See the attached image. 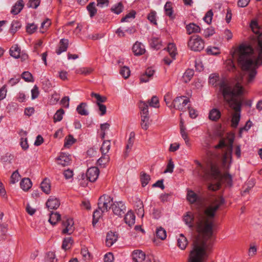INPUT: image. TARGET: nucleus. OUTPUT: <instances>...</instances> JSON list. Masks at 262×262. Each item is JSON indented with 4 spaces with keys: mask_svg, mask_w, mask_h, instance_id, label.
Instances as JSON below:
<instances>
[{
    "mask_svg": "<svg viewBox=\"0 0 262 262\" xmlns=\"http://www.w3.org/2000/svg\"><path fill=\"white\" fill-rule=\"evenodd\" d=\"M194 72L191 70H187L184 73L183 78L185 79L186 82L189 81L193 76Z\"/></svg>",
    "mask_w": 262,
    "mask_h": 262,
    "instance_id": "obj_58",
    "label": "nucleus"
},
{
    "mask_svg": "<svg viewBox=\"0 0 262 262\" xmlns=\"http://www.w3.org/2000/svg\"><path fill=\"white\" fill-rule=\"evenodd\" d=\"M167 51L172 59H174L176 55V47L174 43H170L167 47Z\"/></svg>",
    "mask_w": 262,
    "mask_h": 262,
    "instance_id": "obj_37",
    "label": "nucleus"
},
{
    "mask_svg": "<svg viewBox=\"0 0 262 262\" xmlns=\"http://www.w3.org/2000/svg\"><path fill=\"white\" fill-rule=\"evenodd\" d=\"M126 211V206L122 201H118L116 204V215L119 216H123Z\"/></svg>",
    "mask_w": 262,
    "mask_h": 262,
    "instance_id": "obj_17",
    "label": "nucleus"
},
{
    "mask_svg": "<svg viewBox=\"0 0 262 262\" xmlns=\"http://www.w3.org/2000/svg\"><path fill=\"white\" fill-rule=\"evenodd\" d=\"M189 102V99L185 96L177 97L169 107H173L180 111H185L186 108V105Z\"/></svg>",
    "mask_w": 262,
    "mask_h": 262,
    "instance_id": "obj_7",
    "label": "nucleus"
},
{
    "mask_svg": "<svg viewBox=\"0 0 262 262\" xmlns=\"http://www.w3.org/2000/svg\"><path fill=\"white\" fill-rule=\"evenodd\" d=\"M51 24V20L47 18L41 23L40 29H42V30H40V32L42 33H44L45 31L48 28V27H49Z\"/></svg>",
    "mask_w": 262,
    "mask_h": 262,
    "instance_id": "obj_49",
    "label": "nucleus"
},
{
    "mask_svg": "<svg viewBox=\"0 0 262 262\" xmlns=\"http://www.w3.org/2000/svg\"><path fill=\"white\" fill-rule=\"evenodd\" d=\"M61 219V216L58 212H51L49 219V222L52 225H55Z\"/></svg>",
    "mask_w": 262,
    "mask_h": 262,
    "instance_id": "obj_31",
    "label": "nucleus"
},
{
    "mask_svg": "<svg viewBox=\"0 0 262 262\" xmlns=\"http://www.w3.org/2000/svg\"><path fill=\"white\" fill-rule=\"evenodd\" d=\"M114 199L108 195L104 194L101 196L98 202V206L99 209L102 212L107 211L112 208L113 212L114 213L113 206L115 204Z\"/></svg>",
    "mask_w": 262,
    "mask_h": 262,
    "instance_id": "obj_4",
    "label": "nucleus"
},
{
    "mask_svg": "<svg viewBox=\"0 0 262 262\" xmlns=\"http://www.w3.org/2000/svg\"><path fill=\"white\" fill-rule=\"evenodd\" d=\"M148 19L153 24L157 25L156 13L152 11L148 15Z\"/></svg>",
    "mask_w": 262,
    "mask_h": 262,
    "instance_id": "obj_62",
    "label": "nucleus"
},
{
    "mask_svg": "<svg viewBox=\"0 0 262 262\" xmlns=\"http://www.w3.org/2000/svg\"><path fill=\"white\" fill-rule=\"evenodd\" d=\"M21 77L26 82H33V77L32 75L29 72H24L21 74Z\"/></svg>",
    "mask_w": 262,
    "mask_h": 262,
    "instance_id": "obj_50",
    "label": "nucleus"
},
{
    "mask_svg": "<svg viewBox=\"0 0 262 262\" xmlns=\"http://www.w3.org/2000/svg\"><path fill=\"white\" fill-rule=\"evenodd\" d=\"M135 211L138 216H140L141 217H143L144 216V210L143 204L142 202L140 200H139L137 202V204L136 205Z\"/></svg>",
    "mask_w": 262,
    "mask_h": 262,
    "instance_id": "obj_30",
    "label": "nucleus"
},
{
    "mask_svg": "<svg viewBox=\"0 0 262 262\" xmlns=\"http://www.w3.org/2000/svg\"><path fill=\"white\" fill-rule=\"evenodd\" d=\"M221 112L217 108L212 109L209 114V118L212 121H216L221 117Z\"/></svg>",
    "mask_w": 262,
    "mask_h": 262,
    "instance_id": "obj_25",
    "label": "nucleus"
},
{
    "mask_svg": "<svg viewBox=\"0 0 262 262\" xmlns=\"http://www.w3.org/2000/svg\"><path fill=\"white\" fill-rule=\"evenodd\" d=\"M57 163L63 166H68L70 164L71 159L70 156L65 154H61L59 157L57 159Z\"/></svg>",
    "mask_w": 262,
    "mask_h": 262,
    "instance_id": "obj_18",
    "label": "nucleus"
},
{
    "mask_svg": "<svg viewBox=\"0 0 262 262\" xmlns=\"http://www.w3.org/2000/svg\"><path fill=\"white\" fill-rule=\"evenodd\" d=\"M93 72V69L91 68H80L77 69L76 73L78 74H82L84 75H88L90 74Z\"/></svg>",
    "mask_w": 262,
    "mask_h": 262,
    "instance_id": "obj_42",
    "label": "nucleus"
},
{
    "mask_svg": "<svg viewBox=\"0 0 262 262\" xmlns=\"http://www.w3.org/2000/svg\"><path fill=\"white\" fill-rule=\"evenodd\" d=\"M91 17L94 16L97 13V10L95 7V2L90 3L86 7Z\"/></svg>",
    "mask_w": 262,
    "mask_h": 262,
    "instance_id": "obj_35",
    "label": "nucleus"
},
{
    "mask_svg": "<svg viewBox=\"0 0 262 262\" xmlns=\"http://www.w3.org/2000/svg\"><path fill=\"white\" fill-rule=\"evenodd\" d=\"M252 32L257 35L258 54L253 59V49L250 46L241 45L238 50L237 63L242 70L247 72V83L252 82L257 74L256 69L262 64V32L257 21L253 19L250 24Z\"/></svg>",
    "mask_w": 262,
    "mask_h": 262,
    "instance_id": "obj_2",
    "label": "nucleus"
},
{
    "mask_svg": "<svg viewBox=\"0 0 262 262\" xmlns=\"http://www.w3.org/2000/svg\"><path fill=\"white\" fill-rule=\"evenodd\" d=\"M99 174V169L96 167H92L87 170L85 176L89 179V181L94 182L97 179Z\"/></svg>",
    "mask_w": 262,
    "mask_h": 262,
    "instance_id": "obj_9",
    "label": "nucleus"
},
{
    "mask_svg": "<svg viewBox=\"0 0 262 262\" xmlns=\"http://www.w3.org/2000/svg\"><path fill=\"white\" fill-rule=\"evenodd\" d=\"M149 105L151 107L158 108L159 107V101L157 96H152L151 99L148 101Z\"/></svg>",
    "mask_w": 262,
    "mask_h": 262,
    "instance_id": "obj_46",
    "label": "nucleus"
},
{
    "mask_svg": "<svg viewBox=\"0 0 262 262\" xmlns=\"http://www.w3.org/2000/svg\"><path fill=\"white\" fill-rule=\"evenodd\" d=\"M124 220L125 223L129 227H132L135 224V215L134 212L130 210L127 212L125 215H124Z\"/></svg>",
    "mask_w": 262,
    "mask_h": 262,
    "instance_id": "obj_15",
    "label": "nucleus"
},
{
    "mask_svg": "<svg viewBox=\"0 0 262 262\" xmlns=\"http://www.w3.org/2000/svg\"><path fill=\"white\" fill-rule=\"evenodd\" d=\"M60 205L59 199L53 196H50L46 202V206L49 209H56Z\"/></svg>",
    "mask_w": 262,
    "mask_h": 262,
    "instance_id": "obj_10",
    "label": "nucleus"
},
{
    "mask_svg": "<svg viewBox=\"0 0 262 262\" xmlns=\"http://www.w3.org/2000/svg\"><path fill=\"white\" fill-rule=\"evenodd\" d=\"M133 52L136 56L142 55L145 52L144 46L140 42L136 41L132 48Z\"/></svg>",
    "mask_w": 262,
    "mask_h": 262,
    "instance_id": "obj_11",
    "label": "nucleus"
},
{
    "mask_svg": "<svg viewBox=\"0 0 262 262\" xmlns=\"http://www.w3.org/2000/svg\"><path fill=\"white\" fill-rule=\"evenodd\" d=\"M206 52H207V54L209 55H218L220 53L219 48L217 47H208L206 49Z\"/></svg>",
    "mask_w": 262,
    "mask_h": 262,
    "instance_id": "obj_48",
    "label": "nucleus"
},
{
    "mask_svg": "<svg viewBox=\"0 0 262 262\" xmlns=\"http://www.w3.org/2000/svg\"><path fill=\"white\" fill-rule=\"evenodd\" d=\"M24 7V3L23 0L18 1L13 6L11 12L14 15L18 14Z\"/></svg>",
    "mask_w": 262,
    "mask_h": 262,
    "instance_id": "obj_19",
    "label": "nucleus"
},
{
    "mask_svg": "<svg viewBox=\"0 0 262 262\" xmlns=\"http://www.w3.org/2000/svg\"><path fill=\"white\" fill-rule=\"evenodd\" d=\"M198 198L197 194L194 193L193 191L189 190H188L187 194V200L191 204H193L195 202Z\"/></svg>",
    "mask_w": 262,
    "mask_h": 262,
    "instance_id": "obj_34",
    "label": "nucleus"
},
{
    "mask_svg": "<svg viewBox=\"0 0 262 262\" xmlns=\"http://www.w3.org/2000/svg\"><path fill=\"white\" fill-rule=\"evenodd\" d=\"M135 134L134 132H131L129 135V138L127 140V143L125 147V150L123 152V157L126 158L128 156V153L130 151L134 144Z\"/></svg>",
    "mask_w": 262,
    "mask_h": 262,
    "instance_id": "obj_12",
    "label": "nucleus"
},
{
    "mask_svg": "<svg viewBox=\"0 0 262 262\" xmlns=\"http://www.w3.org/2000/svg\"><path fill=\"white\" fill-rule=\"evenodd\" d=\"M108 160L109 157L108 155H106V154L102 155V156L97 160V164L101 166H104V165L108 162Z\"/></svg>",
    "mask_w": 262,
    "mask_h": 262,
    "instance_id": "obj_45",
    "label": "nucleus"
},
{
    "mask_svg": "<svg viewBox=\"0 0 262 262\" xmlns=\"http://www.w3.org/2000/svg\"><path fill=\"white\" fill-rule=\"evenodd\" d=\"M174 168V164L172 161V160L170 159L169 160L168 163L166 166V169L164 170V173L170 172L172 173L173 172V170Z\"/></svg>",
    "mask_w": 262,
    "mask_h": 262,
    "instance_id": "obj_63",
    "label": "nucleus"
},
{
    "mask_svg": "<svg viewBox=\"0 0 262 262\" xmlns=\"http://www.w3.org/2000/svg\"><path fill=\"white\" fill-rule=\"evenodd\" d=\"M187 245L188 241L186 237L183 234H181L177 239V246L181 250H184Z\"/></svg>",
    "mask_w": 262,
    "mask_h": 262,
    "instance_id": "obj_20",
    "label": "nucleus"
},
{
    "mask_svg": "<svg viewBox=\"0 0 262 262\" xmlns=\"http://www.w3.org/2000/svg\"><path fill=\"white\" fill-rule=\"evenodd\" d=\"M103 212H102L100 209L95 210L93 214V221L92 225L94 227H95L96 224L98 222L99 219L102 215Z\"/></svg>",
    "mask_w": 262,
    "mask_h": 262,
    "instance_id": "obj_32",
    "label": "nucleus"
},
{
    "mask_svg": "<svg viewBox=\"0 0 262 262\" xmlns=\"http://www.w3.org/2000/svg\"><path fill=\"white\" fill-rule=\"evenodd\" d=\"M87 106V104L85 102L80 103L76 108L77 113L82 116H88L89 112L86 110L85 108Z\"/></svg>",
    "mask_w": 262,
    "mask_h": 262,
    "instance_id": "obj_28",
    "label": "nucleus"
},
{
    "mask_svg": "<svg viewBox=\"0 0 262 262\" xmlns=\"http://www.w3.org/2000/svg\"><path fill=\"white\" fill-rule=\"evenodd\" d=\"M187 32L188 34L199 33L201 31L200 27L193 23H190L186 27Z\"/></svg>",
    "mask_w": 262,
    "mask_h": 262,
    "instance_id": "obj_22",
    "label": "nucleus"
},
{
    "mask_svg": "<svg viewBox=\"0 0 262 262\" xmlns=\"http://www.w3.org/2000/svg\"><path fill=\"white\" fill-rule=\"evenodd\" d=\"M114 257L113 253L108 252L104 256V262H114Z\"/></svg>",
    "mask_w": 262,
    "mask_h": 262,
    "instance_id": "obj_64",
    "label": "nucleus"
},
{
    "mask_svg": "<svg viewBox=\"0 0 262 262\" xmlns=\"http://www.w3.org/2000/svg\"><path fill=\"white\" fill-rule=\"evenodd\" d=\"M232 141H231L227 147V151L225 152L223 156V162L224 164H225L227 162L228 159H230V161L232 159V151L233 148Z\"/></svg>",
    "mask_w": 262,
    "mask_h": 262,
    "instance_id": "obj_23",
    "label": "nucleus"
},
{
    "mask_svg": "<svg viewBox=\"0 0 262 262\" xmlns=\"http://www.w3.org/2000/svg\"><path fill=\"white\" fill-rule=\"evenodd\" d=\"M136 14V12L135 10H132L129 13L127 14L124 17L121 18V21H128L129 19L134 18Z\"/></svg>",
    "mask_w": 262,
    "mask_h": 262,
    "instance_id": "obj_53",
    "label": "nucleus"
},
{
    "mask_svg": "<svg viewBox=\"0 0 262 262\" xmlns=\"http://www.w3.org/2000/svg\"><path fill=\"white\" fill-rule=\"evenodd\" d=\"M21 188L24 191H28L32 186V183L29 178H24L21 180L20 183Z\"/></svg>",
    "mask_w": 262,
    "mask_h": 262,
    "instance_id": "obj_21",
    "label": "nucleus"
},
{
    "mask_svg": "<svg viewBox=\"0 0 262 262\" xmlns=\"http://www.w3.org/2000/svg\"><path fill=\"white\" fill-rule=\"evenodd\" d=\"M213 13L212 10H209L206 13L205 16L203 18L204 20L208 24H210L211 23L212 16Z\"/></svg>",
    "mask_w": 262,
    "mask_h": 262,
    "instance_id": "obj_51",
    "label": "nucleus"
},
{
    "mask_svg": "<svg viewBox=\"0 0 262 262\" xmlns=\"http://www.w3.org/2000/svg\"><path fill=\"white\" fill-rule=\"evenodd\" d=\"M21 27V24L18 20H13L11 25L10 31L12 33H15Z\"/></svg>",
    "mask_w": 262,
    "mask_h": 262,
    "instance_id": "obj_43",
    "label": "nucleus"
},
{
    "mask_svg": "<svg viewBox=\"0 0 262 262\" xmlns=\"http://www.w3.org/2000/svg\"><path fill=\"white\" fill-rule=\"evenodd\" d=\"M150 180V177L149 174H147L144 172H141L140 181L142 187H145L146 185H147Z\"/></svg>",
    "mask_w": 262,
    "mask_h": 262,
    "instance_id": "obj_33",
    "label": "nucleus"
},
{
    "mask_svg": "<svg viewBox=\"0 0 262 262\" xmlns=\"http://www.w3.org/2000/svg\"><path fill=\"white\" fill-rule=\"evenodd\" d=\"M10 55L15 58H18L20 55V48L17 45H14L10 49Z\"/></svg>",
    "mask_w": 262,
    "mask_h": 262,
    "instance_id": "obj_26",
    "label": "nucleus"
},
{
    "mask_svg": "<svg viewBox=\"0 0 262 262\" xmlns=\"http://www.w3.org/2000/svg\"><path fill=\"white\" fill-rule=\"evenodd\" d=\"M114 237L115 232H113L111 231L107 233L105 239V243L106 246L111 247L114 244L115 242V239H114Z\"/></svg>",
    "mask_w": 262,
    "mask_h": 262,
    "instance_id": "obj_29",
    "label": "nucleus"
},
{
    "mask_svg": "<svg viewBox=\"0 0 262 262\" xmlns=\"http://www.w3.org/2000/svg\"><path fill=\"white\" fill-rule=\"evenodd\" d=\"M208 202V207L196 214L195 217L191 212H187L183 217V221L188 227L191 230L195 229L203 237L202 240L196 237L193 241L188 262H204L206 250L210 245L207 244V241L213 235L215 212L225 203V200L222 196H212Z\"/></svg>",
    "mask_w": 262,
    "mask_h": 262,
    "instance_id": "obj_1",
    "label": "nucleus"
},
{
    "mask_svg": "<svg viewBox=\"0 0 262 262\" xmlns=\"http://www.w3.org/2000/svg\"><path fill=\"white\" fill-rule=\"evenodd\" d=\"M19 177H20V175L18 173V172L17 170H16L15 171L13 172L12 173V174H11V176L10 178L11 183L15 184L16 182L18 181Z\"/></svg>",
    "mask_w": 262,
    "mask_h": 262,
    "instance_id": "obj_59",
    "label": "nucleus"
},
{
    "mask_svg": "<svg viewBox=\"0 0 262 262\" xmlns=\"http://www.w3.org/2000/svg\"><path fill=\"white\" fill-rule=\"evenodd\" d=\"M109 127H110V124L107 123H105L101 124L100 129H101V133L100 134V136H101V137L102 139H103L104 138L105 135V131L106 129H108L109 128Z\"/></svg>",
    "mask_w": 262,
    "mask_h": 262,
    "instance_id": "obj_60",
    "label": "nucleus"
},
{
    "mask_svg": "<svg viewBox=\"0 0 262 262\" xmlns=\"http://www.w3.org/2000/svg\"><path fill=\"white\" fill-rule=\"evenodd\" d=\"M62 225L65 228L62 230V233L63 234H71L74 231V221L72 219L68 217L67 216H63L62 219Z\"/></svg>",
    "mask_w": 262,
    "mask_h": 262,
    "instance_id": "obj_8",
    "label": "nucleus"
},
{
    "mask_svg": "<svg viewBox=\"0 0 262 262\" xmlns=\"http://www.w3.org/2000/svg\"><path fill=\"white\" fill-rule=\"evenodd\" d=\"M40 188L42 191L46 194H49L51 191L50 181L47 178L45 179L40 184Z\"/></svg>",
    "mask_w": 262,
    "mask_h": 262,
    "instance_id": "obj_24",
    "label": "nucleus"
},
{
    "mask_svg": "<svg viewBox=\"0 0 262 262\" xmlns=\"http://www.w3.org/2000/svg\"><path fill=\"white\" fill-rule=\"evenodd\" d=\"M188 47L192 51L200 52L204 48V41L199 35H192L189 39Z\"/></svg>",
    "mask_w": 262,
    "mask_h": 262,
    "instance_id": "obj_6",
    "label": "nucleus"
},
{
    "mask_svg": "<svg viewBox=\"0 0 262 262\" xmlns=\"http://www.w3.org/2000/svg\"><path fill=\"white\" fill-rule=\"evenodd\" d=\"M133 259L136 262H142L145 259V254L141 250H134L132 254Z\"/></svg>",
    "mask_w": 262,
    "mask_h": 262,
    "instance_id": "obj_16",
    "label": "nucleus"
},
{
    "mask_svg": "<svg viewBox=\"0 0 262 262\" xmlns=\"http://www.w3.org/2000/svg\"><path fill=\"white\" fill-rule=\"evenodd\" d=\"M150 45L152 48L157 49H159L161 46V45L159 43L158 38L156 37H153L151 38Z\"/></svg>",
    "mask_w": 262,
    "mask_h": 262,
    "instance_id": "obj_61",
    "label": "nucleus"
},
{
    "mask_svg": "<svg viewBox=\"0 0 262 262\" xmlns=\"http://www.w3.org/2000/svg\"><path fill=\"white\" fill-rule=\"evenodd\" d=\"M139 107L141 111V126L142 129L147 130L149 126L148 105L147 103L140 101Z\"/></svg>",
    "mask_w": 262,
    "mask_h": 262,
    "instance_id": "obj_5",
    "label": "nucleus"
},
{
    "mask_svg": "<svg viewBox=\"0 0 262 262\" xmlns=\"http://www.w3.org/2000/svg\"><path fill=\"white\" fill-rule=\"evenodd\" d=\"M91 96L92 97H94L95 98H96L97 100V105H98V104H101V103L103 102H105L107 99L106 97L102 96L99 94L95 93L94 92L91 93Z\"/></svg>",
    "mask_w": 262,
    "mask_h": 262,
    "instance_id": "obj_36",
    "label": "nucleus"
},
{
    "mask_svg": "<svg viewBox=\"0 0 262 262\" xmlns=\"http://www.w3.org/2000/svg\"><path fill=\"white\" fill-rule=\"evenodd\" d=\"M210 173L212 178L214 179L220 181L222 178V174L217 165L211 164L210 165Z\"/></svg>",
    "mask_w": 262,
    "mask_h": 262,
    "instance_id": "obj_14",
    "label": "nucleus"
},
{
    "mask_svg": "<svg viewBox=\"0 0 262 262\" xmlns=\"http://www.w3.org/2000/svg\"><path fill=\"white\" fill-rule=\"evenodd\" d=\"M119 73L123 78L127 79L130 76V71L128 67L123 66L120 68Z\"/></svg>",
    "mask_w": 262,
    "mask_h": 262,
    "instance_id": "obj_38",
    "label": "nucleus"
},
{
    "mask_svg": "<svg viewBox=\"0 0 262 262\" xmlns=\"http://www.w3.org/2000/svg\"><path fill=\"white\" fill-rule=\"evenodd\" d=\"M219 80V76L218 74H212L210 75L209 82L212 85H216L217 82Z\"/></svg>",
    "mask_w": 262,
    "mask_h": 262,
    "instance_id": "obj_57",
    "label": "nucleus"
},
{
    "mask_svg": "<svg viewBox=\"0 0 262 262\" xmlns=\"http://www.w3.org/2000/svg\"><path fill=\"white\" fill-rule=\"evenodd\" d=\"M224 100L235 112L231 118V126L236 128L241 119L242 100L241 96L243 93V88L239 82L232 86L228 82L222 81L219 84Z\"/></svg>",
    "mask_w": 262,
    "mask_h": 262,
    "instance_id": "obj_3",
    "label": "nucleus"
},
{
    "mask_svg": "<svg viewBox=\"0 0 262 262\" xmlns=\"http://www.w3.org/2000/svg\"><path fill=\"white\" fill-rule=\"evenodd\" d=\"M156 236L159 239L164 240L166 238L167 235L165 230L162 227H159L157 229Z\"/></svg>",
    "mask_w": 262,
    "mask_h": 262,
    "instance_id": "obj_40",
    "label": "nucleus"
},
{
    "mask_svg": "<svg viewBox=\"0 0 262 262\" xmlns=\"http://www.w3.org/2000/svg\"><path fill=\"white\" fill-rule=\"evenodd\" d=\"M195 172L199 177L203 178H205L206 175L207 174V172L206 171V170L203 166V165L201 166V168H200L199 167L196 166L195 169Z\"/></svg>",
    "mask_w": 262,
    "mask_h": 262,
    "instance_id": "obj_52",
    "label": "nucleus"
},
{
    "mask_svg": "<svg viewBox=\"0 0 262 262\" xmlns=\"http://www.w3.org/2000/svg\"><path fill=\"white\" fill-rule=\"evenodd\" d=\"M69 46V40L68 39L62 38L59 41L57 48L56 50V53L57 55H60L62 52H66Z\"/></svg>",
    "mask_w": 262,
    "mask_h": 262,
    "instance_id": "obj_13",
    "label": "nucleus"
},
{
    "mask_svg": "<svg viewBox=\"0 0 262 262\" xmlns=\"http://www.w3.org/2000/svg\"><path fill=\"white\" fill-rule=\"evenodd\" d=\"M111 143L109 140L103 141L101 147V151L102 155H105L110 148Z\"/></svg>",
    "mask_w": 262,
    "mask_h": 262,
    "instance_id": "obj_44",
    "label": "nucleus"
},
{
    "mask_svg": "<svg viewBox=\"0 0 262 262\" xmlns=\"http://www.w3.org/2000/svg\"><path fill=\"white\" fill-rule=\"evenodd\" d=\"M46 261L48 262H57L55 254L53 252H48L47 254Z\"/></svg>",
    "mask_w": 262,
    "mask_h": 262,
    "instance_id": "obj_55",
    "label": "nucleus"
},
{
    "mask_svg": "<svg viewBox=\"0 0 262 262\" xmlns=\"http://www.w3.org/2000/svg\"><path fill=\"white\" fill-rule=\"evenodd\" d=\"M75 142L76 139L74 138L73 136L71 135H69L64 139V146L65 147H69Z\"/></svg>",
    "mask_w": 262,
    "mask_h": 262,
    "instance_id": "obj_41",
    "label": "nucleus"
},
{
    "mask_svg": "<svg viewBox=\"0 0 262 262\" xmlns=\"http://www.w3.org/2000/svg\"><path fill=\"white\" fill-rule=\"evenodd\" d=\"M172 4L170 2H167L165 5L164 6V10L166 15L168 16L171 18H173L174 17V16L173 15V8H172Z\"/></svg>",
    "mask_w": 262,
    "mask_h": 262,
    "instance_id": "obj_27",
    "label": "nucleus"
},
{
    "mask_svg": "<svg viewBox=\"0 0 262 262\" xmlns=\"http://www.w3.org/2000/svg\"><path fill=\"white\" fill-rule=\"evenodd\" d=\"M40 3V0H29L27 5L28 8L36 9Z\"/></svg>",
    "mask_w": 262,
    "mask_h": 262,
    "instance_id": "obj_54",
    "label": "nucleus"
},
{
    "mask_svg": "<svg viewBox=\"0 0 262 262\" xmlns=\"http://www.w3.org/2000/svg\"><path fill=\"white\" fill-rule=\"evenodd\" d=\"M73 242V239L72 237H68L65 238L62 242V248L65 250L70 248L69 244H72Z\"/></svg>",
    "mask_w": 262,
    "mask_h": 262,
    "instance_id": "obj_47",
    "label": "nucleus"
},
{
    "mask_svg": "<svg viewBox=\"0 0 262 262\" xmlns=\"http://www.w3.org/2000/svg\"><path fill=\"white\" fill-rule=\"evenodd\" d=\"M64 114V111L62 108L57 110L53 117L54 122L60 121L63 118V115Z\"/></svg>",
    "mask_w": 262,
    "mask_h": 262,
    "instance_id": "obj_39",
    "label": "nucleus"
},
{
    "mask_svg": "<svg viewBox=\"0 0 262 262\" xmlns=\"http://www.w3.org/2000/svg\"><path fill=\"white\" fill-rule=\"evenodd\" d=\"M37 29V26L34 23L28 24L26 26V31L29 34L34 33Z\"/></svg>",
    "mask_w": 262,
    "mask_h": 262,
    "instance_id": "obj_56",
    "label": "nucleus"
}]
</instances>
